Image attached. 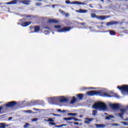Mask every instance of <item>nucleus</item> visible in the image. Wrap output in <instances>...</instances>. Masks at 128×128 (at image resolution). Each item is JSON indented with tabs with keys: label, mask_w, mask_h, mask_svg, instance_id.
I'll return each instance as SVG.
<instances>
[{
	"label": "nucleus",
	"mask_w": 128,
	"mask_h": 128,
	"mask_svg": "<svg viewBox=\"0 0 128 128\" xmlns=\"http://www.w3.org/2000/svg\"><path fill=\"white\" fill-rule=\"evenodd\" d=\"M87 96H96V94H100L102 96H105V98H112L106 92H102V90H100L98 92H95L94 90L88 91L86 92Z\"/></svg>",
	"instance_id": "obj_1"
},
{
	"label": "nucleus",
	"mask_w": 128,
	"mask_h": 128,
	"mask_svg": "<svg viewBox=\"0 0 128 128\" xmlns=\"http://www.w3.org/2000/svg\"><path fill=\"white\" fill-rule=\"evenodd\" d=\"M92 108H94V110H106L108 107L104 102H98L93 104Z\"/></svg>",
	"instance_id": "obj_2"
},
{
	"label": "nucleus",
	"mask_w": 128,
	"mask_h": 128,
	"mask_svg": "<svg viewBox=\"0 0 128 128\" xmlns=\"http://www.w3.org/2000/svg\"><path fill=\"white\" fill-rule=\"evenodd\" d=\"M54 28L58 30V32H70V30H72V28L70 27L60 28H62L60 25H56L54 26Z\"/></svg>",
	"instance_id": "obj_3"
},
{
	"label": "nucleus",
	"mask_w": 128,
	"mask_h": 128,
	"mask_svg": "<svg viewBox=\"0 0 128 128\" xmlns=\"http://www.w3.org/2000/svg\"><path fill=\"white\" fill-rule=\"evenodd\" d=\"M117 88L118 90H122V94H124V92H128V85H124L122 86H118L117 87Z\"/></svg>",
	"instance_id": "obj_4"
},
{
	"label": "nucleus",
	"mask_w": 128,
	"mask_h": 128,
	"mask_svg": "<svg viewBox=\"0 0 128 128\" xmlns=\"http://www.w3.org/2000/svg\"><path fill=\"white\" fill-rule=\"evenodd\" d=\"M108 104L112 110H118V108H120V104L109 103Z\"/></svg>",
	"instance_id": "obj_5"
},
{
	"label": "nucleus",
	"mask_w": 128,
	"mask_h": 128,
	"mask_svg": "<svg viewBox=\"0 0 128 128\" xmlns=\"http://www.w3.org/2000/svg\"><path fill=\"white\" fill-rule=\"evenodd\" d=\"M110 18V16H96V18L100 20H106V18Z\"/></svg>",
	"instance_id": "obj_6"
},
{
	"label": "nucleus",
	"mask_w": 128,
	"mask_h": 128,
	"mask_svg": "<svg viewBox=\"0 0 128 128\" xmlns=\"http://www.w3.org/2000/svg\"><path fill=\"white\" fill-rule=\"evenodd\" d=\"M94 120V118H86L84 123L87 124H90V122H92Z\"/></svg>",
	"instance_id": "obj_7"
},
{
	"label": "nucleus",
	"mask_w": 128,
	"mask_h": 128,
	"mask_svg": "<svg viewBox=\"0 0 128 128\" xmlns=\"http://www.w3.org/2000/svg\"><path fill=\"white\" fill-rule=\"evenodd\" d=\"M48 22H52L54 24H58L60 22V20H56V19H49L48 20Z\"/></svg>",
	"instance_id": "obj_8"
},
{
	"label": "nucleus",
	"mask_w": 128,
	"mask_h": 128,
	"mask_svg": "<svg viewBox=\"0 0 128 128\" xmlns=\"http://www.w3.org/2000/svg\"><path fill=\"white\" fill-rule=\"evenodd\" d=\"M120 112H121V114H116V116H118L119 118H122L124 114L126 112V110L125 109H121L120 110Z\"/></svg>",
	"instance_id": "obj_9"
},
{
	"label": "nucleus",
	"mask_w": 128,
	"mask_h": 128,
	"mask_svg": "<svg viewBox=\"0 0 128 128\" xmlns=\"http://www.w3.org/2000/svg\"><path fill=\"white\" fill-rule=\"evenodd\" d=\"M30 0H20L18 2H20L21 4H30Z\"/></svg>",
	"instance_id": "obj_10"
},
{
	"label": "nucleus",
	"mask_w": 128,
	"mask_h": 128,
	"mask_svg": "<svg viewBox=\"0 0 128 128\" xmlns=\"http://www.w3.org/2000/svg\"><path fill=\"white\" fill-rule=\"evenodd\" d=\"M58 98L60 102H66L68 101L66 98L64 96L59 97Z\"/></svg>",
	"instance_id": "obj_11"
},
{
	"label": "nucleus",
	"mask_w": 128,
	"mask_h": 128,
	"mask_svg": "<svg viewBox=\"0 0 128 128\" xmlns=\"http://www.w3.org/2000/svg\"><path fill=\"white\" fill-rule=\"evenodd\" d=\"M15 104H16V102H9L8 104H6V106L7 108H12V106H14Z\"/></svg>",
	"instance_id": "obj_12"
},
{
	"label": "nucleus",
	"mask_w": 128,
	"mask_h": 128,
	"mask_svg": "<svg viewBox=\"0 0 128 128\" xmlns=\"http://www.w3.org/2000/svg\"><path fill=\"white\" fill-rule=\"evenodd\" d=\"M76 12H78L79 14H86V12H88V10L82 9L76 10Z\"/></svg>",
	"instance_id": "obj_13"
},
{
	"label": "nucleus",
	"mask_w": 128,
	"mask_h": 128,
	"mask_svg": "<svg viewBox=\"0 0 128 128\" xmlns=\"http://www.w3.org/2000/svg\"><path fill=\"white\" fill-rule=\"evenodd\" d=\"M18 2V0H14L10 2H8L6 3V4H16Z\"/></svg>",
	"instance_id": "obj_14"
},
{
	"label": "nucleus",
	"mask_w": 128,
	"mask_h": 128,
	"mask_svg": "<svg viewBox=\"0 0 128 128\" xmlns=\"http://www.w3.org/2000/svg\"><path fill=\"white\" fill-rule=\"evenodd\" d=\"M31 28L32 30H34V31L33 32H38L40 31V26H36L34 28L32 27Z\"/></svg>",
	"instance_id": "obj_15"
},
{
	"label": "nucleus",
	"mask_w": 128,
	"mask_h": 128,
	"mask_svg": "<svg viewBox=\"0 0 128 128\" xmlns=\"http://www.w3.org/2000/svg\"><path fill=\"white\" fill-rule=\"evenodd\" d=\"M70 4H84V3L78 1L72 2Z\"/></svg>",
	"instance_id": "obj_16"
},
{
	"label": "nucleus",
	"mask_w": 128,
	"mask_h": 128,
	"mask_svg": "<svg viewBox=\"0 0 128 128\" xmlns=\"http://www.w3.org/2000/svg\"><path fill=\"white\" fill-rule=\"evenodd\" d=\"M30 24H32V22H25L22 24V26L24 27L28 26H30Z\"/></svg>",
	"instance_id": "obj_17"
},
{
	"label": "nucleus",
	"mask_w": 128,
	"mask_h": 128,
	"mask_svg": "<svg viewBox=\"0 0 128 128\" xmlns=\"http://www.w3.org/2000/svg\"><path fill=\"white\" fill-rule=\"evenodd\" d=\"M96 126L97 128H104V126H106V125L104 124H96Z\"/></svg>",
	"instance_id": "obj_18"
},
{
	"label": "nucleus",
	"mask_w": 128,
	"mask_h": 128,
	"mask_svg": "<svg viewBox=\"0 0 128 128\" xmlns=\"http://www.w3.org/2000/svg\"><path fill=\"white\" fill-rule=\"evenodd\" d=\"M116 22H108L106 24V26H113V24H116Z\"/></svg>",
	"instance_id": "obj_19"
},
{
	"label": "nucleus",
	"mask_w": 128,
	"mask_h": 128,
	"mask_svg": "<svg viewBox=\"0 0 128 128\" xmlns=\"http://www.w3.org/2000/svg\"><path fill=\"white\" fill-rule=\"evenodd\" d=\"M50 28H46V30L44 32L45 34H48V32H50Z\"/></svg>",
	"instance_id": "obj_20"
},
{
	"label": "nucleus",
	"mask_w": 128,
	"mask_h": 128,
	"mask_svg": "<svg viewBox=\"0 0 128 128\" xmlns=\"http://www.w3.org/2000/svg\"><path fill=\"white\" fill-rule=\"evenodd\" d=\"M106 120H112V118H114V116L109 115L108 116H106Z\"/></svg>",
	"instance_id": "obj_21"
},
{
	"label": "nucleus",
	"mask_w": 128,
	"mask_h": 128,
	"mask_svg": "<svg viewBox=\"0 0 128 128\" xmlns=\"http://www.w3.org/2000/svg\"><path fill=\"white\" fill-rule=\"evenodd\" d=\"M84 94H78L77 96L79 100H82L84 98Z\"/></svg>",
	"instance_id": "obj_22"
},
{
	"label": "nucleus",
	"mask_w": 128,
	"mask_h": 128,
	"mask_svg": "<svg viewBox=\"0 0 128 128\" xmlns=\"http://www.w3.org/2000/svg\"><path fill=\"white\" fill-rule=\"evenodd\" d=\"M76 102V97L74 96L72 98V101L70 102V104H74V102Z\"/></svg>",
	"instance_id": "obj_23"
},
{
	"label": "nucleus",
	"mask_w": 128,
	"mask_h": 128,
	"mask_svg": "<svg viewBox=\"0 0 128 128\" xmlns=\"http://www.w3.org/2000/svg\"><path fill=\"white\" fill-rule=\"evenodd\" d=\"M68 116H78V114L76 113H68Z\"/></svg>",
	"instance_id": "obj_24"
},
{
	"label": "nucleus",
	"mask_w": 128,
	"mask_h": 128,
	"mask_svg": "<svg viewBox=\"0 0 128 128\" xmlns=\"http://www.w3.org/2000/svg\"><path fill=\"white\" fill-rule=\"evenodd\" d=\"M73 118L74 117H70L64 118L63 120H72Z\"/></svg>",
	"instance_id": "obj_25"
},
{
	"label": "nucleus",
	"mask_w": 128,
	"mask_h": 128,
	"mask_svg": "<svg viewBox=\"0 0 128 128\" xmlns=\"http://www.w3.org/2000/svg\"><path fill=\"white\" fill-rule=\"evenodd\" d=\"M96 114H98V110H94L92 111V116H96Z\"/></svg>",
	"instance_id": "obj_26"
},
{
	"label": "nucleus",
	"mask_w": 128,
	"mask_h": 128,
	"mask_svg": "<svg viewBox=\"0 0 128 128\" xmlns=\"http://www.w3.org/2000/svg\"><path fill=\"white\" fill-rule=\"evenodd\" d=\"M110 36H114V34H116V32L114 30L110 31Z\"/></svg>",
	"instance_id": "obj_27"
},
{
	"label": "nucleus",
	"mask_w": 128,
	"mask_h": 128,
	"mask_svg": "<svg viewBox=\"0 0 128 128\" xmlns=\"http://www.w3.org/2000/svg\"><path fill=\"white\" fill-rule=\"evenodd\" d=\"M91 16L92 18H96V14L94 13H92L91 14Z\"/></svg>",
	"instance_id": "obj_28"
},
{
	"label": "nucleus",
	"mask_w": 128,
	"mask_h": 128,
	"mask_svg": "<svg viewBox=\"0 0 128 128\" xmlns=\"http://www.w3.org/2000/svg\"><path fill=\"white\" fill-rule=\"evenodd\" d=\"M6 127V124H1L0 126V128H4Z\"/></svg>",
	"instance_id": "obj_29"
},
{
	"label": "nucleus",
	"mask_w": 128,
	"mask_h": 128,
	"mask_svg": "<svg viewBox=\"0 0 128 128\" xmlns=\"http://www.w3.org/2000/svg\"><path fill=\"white\" fill-rule=\"evenodd\" d=\"M66 124H62V125H60V126H56V128H62V126H66Z\"/></svg>",
	"instance_id": "obj_30"
},
{
	"label": "nucleus",
	"mask_w": 128,
	"mask_h": 128,
	"mask_svg": "<svg viewBox=\"0 0 128 128\" xmlns=\"http://www.w3.org/2000/svg\"><path fill=\"white\" fill-rule=\"evenodd\" d=\"M49 124H50V126H56V123H54L52 122H50Z\"/></svg>",
	"instance_id": "obj_31"
},
{
	"label": "nucleus",
	"mask_w": 128,
	"mask_h": 128,
	"mask_svg": "<svg viewBox=\"0 0 128 128\" xmlns=\"http://www.w3.org/2000/svg\"><path fill=\"white\" fill-rule=\"evenodd\" d=\"M66 4H72V2H70V0H68L66 1Z\"/></svg>",
	"instance_id": "obj_32"
},
{
	"label": "nucleus",
	"mask_w": 128,
	"mask_h": 128,
	"mask_svg": "<svg viewBox=\"0 0 128 128\" xmlns=\"http://www.w3.org/2000/svg\"><path fill=\"white\" fill-rule=\"evenodd\" d=\"M48 122H54V120H52V118H49Z\"/></svg>",
	"instance_id": "obj_33"
},
{
	"label": "nucleus",
	"mask_w": 128,
	"mask_h": 128,
	"mask_svg": "<svg viewBox=\"0 0 128 128\" xmlns=\"http://www.w3.org/2000/svg\"><path fill=\"white\" fill-rule=\"evenodd\" d=\"M72 120H74V122H78V120H80H80H79L78 118H73Z\"/></svg>",
	"instance_id": "obj_34"
},
{
	"label": "nucleus",
	"mask_w": 128,
	"mask_h": 128,
	"mask_svg": "<svg viewBox=\"0 0 128 128\" xmlns=\"http://www.w3.org/2000/svg\"><path fill=\"white\" fill-rule=\"evenodd\" d=\"M65 16L68 17V16H70V14H68V13H65Z\"/></svg>",
	"instance_id": "obj_35"
},
{
	"label": "nucleus",
	"mask_w": 128,
	"mask_h": 128,
	"mask_svg": "<svg viewBox=\"0 0 128 128\" xmlns=\"http://www.w3.org/2000/svg\"><path fill=\"white\" fill-rule=\"evenodd\" d=\"M36 6H42V3H36Z\"/></svg>",
	"instance_id": "obj_36"
},
{
	"label": "nucleus",
	"mask_w": 128,
	"mask_h": 128,
	"mask_svg": "<svg viewBox=\"0 0 128 128\" xmlns=\"http://www.w3.org/2000/svg\"><path fill=\"white\" fill-rule=\"evenodd\" d=\"M26 112H28L29 114H32V110H26Z\"/></svg>",
	"instance_id": "obj_37"
},
{
	"label": "nucleus",
	"mask_w": 128,
	"mask_h": 128,
	"mask_svg": "<svg viewBox=\"0 0 128 128\" xmlns=\"http://www.w3.org/2000/svg\"><path fill=\"white\" fill-rule=\"evenodd\" d=\"M28 124H25V125L24 126V128H28Z\"/></svg>",
	"instance_id": "obj_38"
},
{
	"label": "nucleus",
	"mask_w": 128,
	"mask_h": 128,
	"mask_svg": "<svg viewBox=\"0 0 128 128\" xmlns=\"http://www.w3.org/2000/svg\"><path fill=\"white\" fill-rule=\"evenodd\" d=\"M38 120V119L36 118H34L32 120V122H36Z\"/></svg>",
	"instance_id": "obj_39"
},
{
	"label": "nucleus",
	"mask_w": 128,
	"mask_h": 128,
	"mask_svg": "<svg viewBox=\"0 0 128 128\" xmlns=\"http://www.w3.org/2000/svg\"><path fill=\"white\" fill-rule=\"evenodd\" d=\"M112 126H120V125H118V124H112Z\"/></svg>",
	"instance_id": "obj_40"
},
{
	"label": "nucleus",
	"mask_w": 128,
	"mask_h": 128,
	"mask_svg": "<svg viewBox=\"0 0 128 128\" xmlns=\"http://www.w3.org/2000/svg\"><path fill=\"white\" fill-rule=\"evenodd\" d=\"M74 124H76V126H78L79 124H78V122H74Z\"/></svg>",
	"instance_id": "obj_41"
},
{
	"label": "nucleus",
	"mask_w": 128,
	"mask_h": 128,
	"mask_svg": "<svg viewBox=\"0 0 128 128\" xmlns=\"http://www.w3.org/2000/svg\"><path fill=\"white\" fill-rule=\"evenodd\" d=\"M114 96L115 98H118V95H115Z\"/></svg>",
	"instance_id": "obj_42"
},
{
	"label": "nucleus",
	"mask_w": 128,
	"mask_h": 128,
	"mask_svg": "<svg viewBox=\"0 0 128 128\" xmlns=\"http://www.w3.org/2000/svg\"><path fill=\"white\" fill-rule=\"evenodd\" d=\"M59 12H60V14H62V12H63V10H59Z\"/></svg>",
	"instance_id": "obj_43"
},
{
	"label": "nucleus",
	"mask_w": 128,
	"mask_h": 128,
	"mask_svg": "<svg viewBox=\"0 0 128 128\" xmlns=\"http://www.w3.org/2000/svg\"><path fill=\"white\" fill-rule=\"evenodd\" d=\"M61 14H66V12H64L63 11V12H61Z\"/></svg>",
	"instance_id": "obj_44"
},
{
	"label": "nucleus",
	"mask_w": 128,
	"mask_h": 128,
	"mask_svg": "<svg viewBox=\"0 0 128 128\" xmlns=\"http://www.w3.org/2000/svg\"><path fill=\"white\" fill-rule=\"evenodd\" d=\"M12 120V118L10 117V118H8L9 120Z\"/></svg>",
	"instance_id": "obj_45"
},
{
	"label": "nucleus",
	"mask_w": 128,
	"mask_h": 128,
	"mask_svg": "<svg viewBox=\"0 0 128 128\" xmlns=\"http://www.w3.org/2000/svg\"><path fill=\"white\" fill-rule=\"evenodd\" d=\"M34 110H36V111L38 110V109L34 108Z\"/></svg>",
	"instance_id": "obj_46"
},
{
	"label": "nucleus",
	"mask_w": 128,
	"mask_h": 128,
	"mask_svg": "<svg viewBox=\"0 0 128 128\" xmlns=\"http://www.w3.org/2000/svg\"><path fill=\"white\" fill-rule=\"evenodd\" d=\"M2 108V107H0V111H1V110Z\"/></svg>",
	"instance_id": "obj_47"
},
{
	"label": "nucleus",
	"mask_w": 128,
	"mask_h": 128,
	"mask_svg": "<svg viewBox=\"0 0 128 128\" xmlns=\"http://www.w3.org/2000/svg\"><path fill=\"white\" fill-rule=\"evenodd\" d=\"M100 0V2H104V0Z\"/></svg>",
	"instance_id": "obj_48"
},
{
	"label": "nucleus",
	"mask_w": 128,
	"mask_h": 128,
	"mask_svg": "<svg viewBox=\"0 0 128 128\" xmlns=\"http://www.w3.org/2000/svg\"><path fill=\"white\" fill-rule=\"evenodd\" d=\"M38 2H40L42 0H37Z\"/></svg>",
	"instance_id": "obj_49"
},
{
	"label": "nucleus",
	"mask_w": 128,
	"mask_h": 128,
	"mask_svg": "<svg viewBox=\"0 0 128 128\" xmlns=\"http://www.w3.org/2000/svg\"><path fill=\"white\" fill-rule=\"evenodd\" d=\"M80 118H82V116H80Z\"/></svg>",
	"instance_id": "obj_50"
},
{
	"label": "nucleus",
	"mask_w": 128,
	"mask_h": 128,
	"mask_svg": "<svg viewBox=\"0 0 128 128\" xmlns=\"http://www.w3.org/2000/svg\"><path fill=\"white\" fill-rule=\"evenodd\" d=\"M58 112H60V109H59V110H58Z\"/></svg>",
	"instance_id": "obj_51"
},
{
	"label": "nucleus",
	"mask_w": 128,
	"mask_h": 128,
	"mask_svg": "<svg viewBox=\"0 0 128 128\" xmlns=\"http://www.w3.org/2000/svg\"><path fill=\"white\" fill-rule=\"evenodd\" d=\"M52 8H54V5H53V6H52Z\"/></svg>",
	"instance_id": "obj_52"
},
{
	"label": "nucleus",
	"mask_w": 128,
	"mask_h": 128,
	"mask_svg": "<svg viewBox=\"0 0 128 128\" xmlns=\"http://www.w3.org/2000/svg\"><path fill=\"white\" fill-rule=\"evenodd\" d=\"M108 0V2H110V0Z\"/></svg>",
	"instance_id": "obj_53"
},
{
	"label": "nucleus",
	"mask_w": 128,
	"mask_h": 128,
	"mask_svg": "<svg viewBox=\"0 0 128 128\" xmlns=\"http://www.w3.org/2000/svg\"><path fill=\"white\" fill-rule=\"evenodd\" d=\"M124 120H128V119H126Z\"/></svg>",
	"instance_id": "obj_54"
},
{
	"label": "nucleus",
	"mask_w": 128,
	"mask_h": 128,
	"mask_svg": "<svg viewBox=\"0 0 128 128\" xmlns=\"http://www.w3.org/2000/svg\"><path fill=\"white\" fill-rule=\"evenodd\" d=\"M127 108H128V106H127Z\"/></svg>",
	"instance_id": "obj_55"
}]
</instances>
